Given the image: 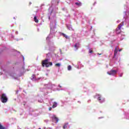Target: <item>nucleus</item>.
I'll return each instance as SVG.
<instances>
[{
    "mask_svg": "<svg viewBox=\"0 0 129 129\" xmlns=\"http://www.w3.org/2000/svg\"><path fill=\"white\" fill-rule=\"evenodd\" d=\"M49 111L52 110V107H49Z\"/></svg>",
    "mask_w": 129,
    "mask_h": 129,
    "instance_id": "aec40b11",
    "label": "nucleus"
},
{
    "mask_svg": "<svg viewBox=\"0 0 129 129\" xmlns=\"http://www.w3.org/2000/svg\"><path fill=\"white\" fill-rule=\"evenodd\" d=\"M55 67H60V66H61V64L60 63H56L55 64Z\"/></svg>",
    "mask_w": 129,
    "mask_h": 129,
    "instance_id": "2eb2a0df",
    "label": "nucleus"
},
{
    "mask_svg": "<svg viewBox=\"0 0 129 129\" xmlns=\"http://www.w3.org/2000/svg\"><path fill=\"white\" fill-rule=\"evenodd\" d=\"M71 69H72V67H71V66H68V70H69V71H70V70H71Z\"/></svg>",
    "mask_w": 129,
    "mask_h": 129,
    "instance_id": "ddd939ff",
    "label": "nucleus"
},
{
    "mask_svg": "<svg viewBox=\"0 0 129 129\" xmlns=\"http://www.w3.org/2000/svg\"><path fill=\"white\" fill-rule=\"evenodd\" d=\"M121 28L120 26H118L117 28L116 29V34H120L121 33Z\"/></svg>",
    "mask_w": 129,
    "mask_h": 129,
    "instance_id": "7ed1b4c3",
    "label": "nucleus"
},
{
    "mask_svg": "<svg viewBox=\"0 0 129 129\" xmlns=\"http://www.w3.org/2000/svg\"><path fill=\"white\" fill-rule=\"evenodd\" d=\"M123 25H124V22H122L119 25H118V26H120V28H121V27H122V26H123Z\"/></svg>",
    "mask_w": 129,
    "mask_h": 129,
    "instance_id": "f8f14e48",
    "label": "nucleus"
},
{
    "mask_svg": "<svg viewBox=\"0 0 129 129\" xmlns=\"http://www.w3.org/2000/svg\"><path fill=\"white\" fill-rule=\"evenodd\" d=\"M118 52V50H117V48L116 47L115 48V50L114 51V56L113 58H115V57L116 56V54H117V52Z\"/></svg>",
    "mask_w": 129,
    "mask_h": 129,
    "instance_id": "39448f33",
    "label": "nucleus"
},
{
    "mask_svg": "<svg viewBox=\"0 0 129 129\" xmlns=\"http://www.w3.org/2000/svg\"><path fill=\"white\" fill-rule=\"evenodd\" d=\"M76 6H78V7H81L82 6V3L81 2H77L75 3Z\"/></svg>",
    "mask_w": 129,
    "mask_h": 129,
    "instance_id": "0eeeda50",
    "label": "nucleus"
},
{
    "mask_svg": "<svg viewBox=\"0 0 129 129\" xmlns=\"http://www.w3.org/2000/svg\"><path fill=\"white\" fill-rule=\"evenodd\" d=\"M57 4H59V1L57 2Z\"/></svg>",
    "mask_w": 129,
    "mask_h": 129,
    "instance_id": "b1692460",
    "label": "nucleus"
},
{
    "mask_svg": "<svg viewBox=\"0 0 129 129\" xmlns=\"http://www.w3.org/2000/svg\"><path fill=\"white\" fill-rule=\"evenodd\" d=\"M98 100H101V97L100 96H99L98 98Z\"/></svg>",
    "mask_w": 129,
    "mask_h": 129,
    "instance_id": "a211bd4d",
    "label": "nucleus"
},
{
    "mask_svg": "<svg viewBox=\"0 0 129 129\" xmlns=\"http://www.w3.org/2000/svg\"><path fill=\"white\" fill-rule=\"evenodd\" d=\"M53 65V63L52 62H49V59H46L44 60H42V67H46L48 68V67H50V66H52Z\"/></svg>",
    "mask_w": 129,
    "mask_h": 129,
    "instance_id": "f257e3e1",
    "label": "nucleus"
},
{
    "mask_svg": "<svg viewBox=\"0 0 129 129\" xmlns=\"http://www.w3.org/2000/svg\"><path fill=\"white\" fill-rule=\"evenodd\" d=\"M29 4H30V5H31L32 3H30Z\"/></svg>",
    "mask_w": 129,
    "mask_h": 129,
    "instance_id": "393cba45",
    "label": "nucleus"
},
{
    "mask_svg": "<svg viewBox=\"0 0 129 129\" xmlns=\"http://www.w3.org/2000/svg\"><path fill=\"white\" fill-rule=\"evenodd\" d=\"M119 76L120 77H122V74H120Z\"/></svg>",
    "mask_w": 129,
    "mask_h": 129,
    "instance_id": "6ab92c4d",
    "label": "nucleus"
},
{
    "mask_svg": "<svg viewBox=\"0 0 129 129\" xmlns=\"http://www.w3.org/2000/svg\"><path fill=\"white\" fill-rule=\"evenodd\" d=\"M107 74L109 75H115L116 74V71L115 70H111L110 72H107Z\"/></svg>",
    "mask_w": 129,
    "mask_h": 129,
    "instance_id": "20e7f679",
    "label": "nucleus"
},
{
    "mask_svg": "<svg viewBox=\"0 0 129 129\" xmlns=\"http://www.w3.org/2000/svg\"><path fill=\"white\" fill-rule=\"evenodd\" d=\"M61 35L62 36H63V37H64V38H66V39H69L68 36L66 34H65L63 33H61Z\"/></svg>",
    "mask_w": 129,
    "mask_h": 129,
    "instance_id": "9d476101",
    "label": "nucleus"
},
{
    "mask_svg": "<svg viewBox=\"0 0 129 129\" xmlns=\"http://www.w3.org/2000/svg\"><path fill=\"white\" fill-rule=\"evenodd\" d=\"M38 129H41V128H39Z\"/></svg>",
    "mask_w": 129,
    "mask_h": 129,
    "instance_id": "a878e982",
    "label": "nucleus"
},
{
    "mask_svg": "<svg viewBox=\"0 0 129 129\" xmlns=\"http://www.w3.org/2000/svg\"><path fill=\"white\" fill-rule=\"evenodd\" d=\"M59 87H60L61 88V87H62V86L59 85Z\"/></svg>",
    "mask_w": 129,
    "mask_h": 129,
    "instance_id": "5701e85b",
    "label": "nucleus"
},
{
    "mask_svg": "<svg viewBox=\"0 0 129 129\" xmlns=\"http://www.w3.org/2000/svg\"><path fill=\"white\" fill-rule=\"evenodd\" d=\"M89 53H90V54H92V53H93V50H92V49H89Z\"/></svg>",
    "mask_w": 129,
    "mask_h": 129,
    "instance_id": "f3484780",
    "label": "nucleus"
},
{
    "mask_svg": "<svg viewBox=\"0 0 129 129\" xmlns=\"http://www.w3.org/2000/svg\"><path fill=\"white\" fill-rule=\"evenodd\" d=\"M0 129H6V128L4 127L2 124L0 123Z\"/></svg>",
    "mask_w": 129,
    "mask_h": 129,
    "instance_id": "dca6fc26",
    "label": "nucleus"
},
{
    "mask_svg": "<svg viewBox=\"0 0 129 129\" xmlns=\"http://www.w3.org/2000/svg\"><path fill=\"white\" fill-rule=\"evenodd\" d=\"M121 51V49L119 50V52H120Z\"/></svg>",
    "mask_w": 129,
    "mask_h": 129,
    "instance_id": "4be33fe9",
    "label": "nucleus"
},
{
    "mask_svg": "<svg viewBox=\"0 0 129 129\" xmlns=\"http://www.w3.org/2000/svg\"><path fill=\"white\" fill-rule=\"evenodd\" d=\"M69 123H68V122L65 123L63 125V126H62V128H63V129L68 128Z\"/></svg>",
    "mask_w": 129,
    "mask_h": 129,
    "instance_id": "423d86ee",
    "label": "nucleus"
},
{
    "mask_svg": "<svg viewBox=\"0 0 129 129\" xmlns=\"http://www.w3.org/2000/svg\"><path fill=\"white\" fill-rule=\"evenodd\" d=\"M54 119L56 121V122H58V121H59V119L57 117H54Z\"/></svg>",
    "mask_w": 129,
    "mask_h": 129,
    "instance_id": "4468645a",
    "label": "nucleus"
},
{
    "mask_svg": "<svg viewBox=\"0 0 129 129\" xmlns=\"http://www.w3.org/2000/svg\"><path fill=\"white\" fill-rule=\"evenodd\" d=\"M78 46H79V43H76L74 45V47L76 48V49H78Z\"/></svg>",
    "mask_w": 129,
    "mask_h": 129,
    "instance_id": "9b49d317",
    "label": "nucleus"
},
{
    "mask_svg": "<svg viewBox=\"0 0 129 129\" xmlns=\"http://www.w3.org/2000/svg\"><path fill=\"white\" fill-rule=\"evenodd\" d=\"M97 54H98V55H102V53H98Z\"/></svg>",
    "mask_w": 129,
    "mask_h": 129,
    "instance_id": "412c9836",
    "label": "nucleus"
},
{
    "mask_svg": "<svg viewBox=\"0 0 129 129\" xmlns=\"http://www.w3.org/2000/svg\"><path fill=\"white\" fill-rule=\"evenodd\" d=\"M0 99L3 103H6V102H8V97L7 96V95L5 93L2 94Z\"/></svg>",
    "mask_w": 129,
    "mask_h": 129,
    "instance_id": "f03ea898",
    "label": "nucleus"
},
{
    "mask_svg": "<svg viewBox=\"0 0 129 129\" xmlns=\"http://www.w3.org/2000/svg\"><path fill=\"white\" fill-rule=\"evenodd\" d=\"M34 21L35 22V23H39V20L37 19V16H34Z\"/></svg>",
    "mask_w": 129,
    "mask_h": 129,
    "instance_id": "1a4fd4ad",
    "label": "nucleus"
},
{
    "mask_svg": "<svg viewBox=\"0 0 129 129\" xmlns=\"http://www.w3.org/2000/svg\"><path fill=\"white\" fill-rule=\"evenodd\" d=\"M52 107V108H55V107H57V102H54Z\"/></svg>",
    "mask_w": 129,
    "mask_h": 129,
    "instance_id": "6e6552de",
    "label": "nucleus"
}]
</instances>
